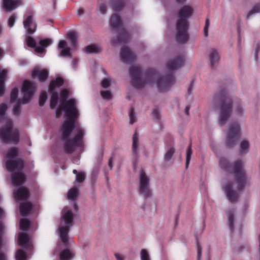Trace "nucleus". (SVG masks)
<instances>
[{"label":"nucleus","instance_id":"9b49d317","mask_svg":"<svg viewBox=\"0 0 260 260\" xmlns=\"http://www.w3.org/2000/svg\"><path fill=\"white\" fill-rule=\"evenodd\" d=\"M139 190L140 193L145 198H148L151 195L149 179L143 170H141L139 175Z\"/></svg>","mask_w":260,"mask_h":260},{"label":"nucleus","instance_id":"864d4df0","mask_svg":"<svg viewBox=\"0 0 260 260\" xmlns=\"http://www.w3.org/2000/svg\"><path fill=\"white\" fill-rule=\"evenodd\" d=\"M201 247L199 245H197V259L200 260L202 256Z\"/></svg>","mask_w":260,"mask_h":260},{"label":"nucleus","instance_id":"69168bd1","mask_svg":"<svg viewBox=\"0 0 260 260\" xmlns=\"http://www.w3.org/2000/svg\"><path fill=\"white\" fill-rule=\"evenodd\" d=\"M78 13L79 14H81L83 13V11L82 10H80L78 11Z\"/></svg>","mask_w":260,"mask_h":260},{"label":"nucleus","instance_id":"f03ea898","mask_svg":"<svg viewBox=\"0 0 260 260\" xmlns=\"http://www.w3.org/2000/svg\"><path fill=\"white\" fill-rule=\"evenodd\" d=\"M129 75L132 85L137 88H142L145 85L150 86L156 82L158 91L165 92L168 91L175 82L174 77L170 74L157 79L156 72L152 69L148 71L142 76L141 69L138 66L130 68Z\"/></svg>","mask_w":260,"mask_h":260},{"label":"nucleus","instance_id":"58836bf2","mask_svg":"<svg viewBox=\"0 0 260 260\" xmlns=\"http://www.w3.org/2000/svg\"><path fill=\"white\" fill-rule=\"evenodd\" d=\"M192 151L191 145H189L186 151V168H187L190 162L191 159V156L192 155Z\"/></svg>","mask_w":260,"mask_h":260},{"label":"nucleus","instance_id":"f8f14e48","mask_svg":"<svg viewBox=\"0 0 260 260\" xmlns=\"http://www.w3.org/2000/svg\"><path fill=\"white\" fill-rule=\"evenodd\" d=\"M52 41L50 39H46L40 40L39 44H37L35 40L31 37L26 38V44L28 46L34 48L35 51L38 53H42L45 50V48L50 45Z\"/></svg>","mask_w":260,"mask_h":260},{"label":"nucleus","instance_id":"a18cd8bd","mask_svg":"<svg viewBox=\"0 0 260 260\" xmlns=\"http://www.w3.org/2000/svg\"><path fill=\"white\" fill-rule=\"evenodd\" d=\"M85 179V174L83 172H79L76 176V181L79 183L83 182Z\"/></svg>","mask_w":260,"mask_h":260},{"label":"nucleus","instance_id":"7c9ffc66","mask_svg":"<svg viewBox=\"0 0 260 260\" xmlns=\"http://www.w3.org/2000/svg\"><path fill=\"white\" fill-rule=\"evenodd\" d=\"M52 92L51 97L50 99V106L52 109L56 107L58 104V93L53 90H49Z\"/></svg>","mask_w":260,"mask_h":260},{"label":"nucleus","instance_id":"37998d69","mask_svg":"<svg viewBox=\"0 0 260 260\" xmlns=\"http://www.w3.org/2000/svg\"><path fill=\"white\" fill-rule=\"evenodd\" d=\"M47 99V93L46 91H42L39 97V105L40 106L44 105Z\"/></svg>","mask_w":260,"mask_h":260},{"label":"nucleus","instance_id":"774afa93","mask_svg":"<svg viewBox=\"0 0 260 260\" xmlns=\"http://www.w3.org/2000/svg\"><path fill=\"white\" fill-rule=\"evenodd\" d=\"M2 50L0 49V56H1L2 55Z\"/></svg>","mask_w":260,"mask_h":260},{"label":"nucleus","instance_id":"8fccbe9b","mask_svg":"<svg viewBox=\"0 0 260 260\" xmlns=\"http://www.w3.org/2000/svg\"><path fill=\"white\" fill-rule=\"evenodd\" d=\"M129 123L132 124L136 120V115H135V113H134L133 108H131V110L129 112Z\"/></svg>","mask_w":260,"mask_h":260},{"label":"nucleus","instance_id":"423d86ee","mask_svg":"<svg viewBox=\"0 0 260 260\" xmlns=\"http://www.w3.org/2000/svg\"><path fill=\"white\" fill-rule=\"evenodd\" d=\"M225 95L223 91L216 93L210 103V107L213 109H216L217 106L220 105L218 117V124L220 126L226 124L232 114V103L225 100Z\"/></svg>","mask_w":260,"mask_h":260},{"label":"nucleus","instance_id":"2eb2a0df","mask_svg":"<svg viewBox=\"0 0 260 260\" xmlns=\"http://www.w3.org/2000/svg\"><path fill=\"white\" fill-rule=\"evenodd\" d=\"M23 25L28 34H34L36 30L37 24L32 16H27L23 20Z\"/></svg>","mask_w":260,"mask_h":260},{"label":"nucleus","instance_id":"dca6fc26","mask_svg":"<svg viewBox=\"0 0 260 260\" xmlns=\"http://www.w3.org/2000/svg\"><path fill=\"white\" fill-rule=\"evenodd\" d=\"M184 61L183 56H179L177 58L169 60L167 63V69L169 71H174L181 68Z\"/></svg>","mask_w":260,"mask_h":260},{"label":"nucleus","instance_id":"cd10ccee","mask_svg":"<svg viewBox=\"0 0 260 260\" xmlns=\"http://www.w3.org/2000/svg\"><path fill=\"white\" fill-rule=\"evenodd\" d=\"M63 83V79L60 77H57L55 80L52 81L49 86V90H53L55 87L61 86Z\"/></svg>","mask_w":260,"mask_h":260},{"label":"nucleus","instance_id":"a19ab883","mask_svg":"<svg viewBox=\"0 0 260 260\" xmlns=\"http://www.w3.org/2000/svg\"><path fill=\"white\" fill-rule=\"evenodd\" d=\"M15 258L16 260H25V252L21 249H18L16 253Z\"/></svg>","mask_w":260,"mask_h":260},{"label":"nucleus","instance_id":"b1692460","mask_svg":"<svg viewBox=\"0 0 260 260\" xmlns=\"http://www.w3.org/2000/svg\"><path fill=\"white\" fill-rule=\"evenodd\" d=\"M128 39V35L125 30H122L121 34L120 37L116 38H113L111 40V43L113 44H117L119 43H125Z\"/></svg>","mask_w":260,"mask_h":260},{"label":"nucleus","instance_id":"603ef678","mask_svg":"<svg viewBox=\"0 0 260 260\" xmlns=\"http://www.w3.org/2000/svg\"><path fill=\"white\" fill-rule=\"evenodd\" d=\"M16 19V16L15 14L12 15L8 19V26L10 27H12L14 25L15 20Z\"/></svg>","mask_w":260,"mask_h":260},{"label":"nucleus","instance_id":"f704fd0d","mask_svg":"<svg viewBox=\"0 0 260 260\" xmlns=\"http://www.w3.org/2000/svg\"><path fill=\"white\" fill-rule=\"evenodd\" d=\"M30 226V221L28 219L23 218L20 220V229L22 231H26Z\"/></svg>","mask_w":260,"mask_h":260},{"label":"nucleus","instance_id":"6e6552de","mask_svg":"<svg viewBox=\"0 0 260 260\" xmlns=\"http://www.w3.org/2000/svg\"><path fill=\"white\" fill-rule=\"evenodd\" d=\"M6 124L0 130V138L5 143L16 144L19 141V133L13 128V123L10 118H6Z\"/></svg>","mask_w":260,"mask_h":260},{"label":"nucleus","instance_id":"338daca9","mask_svg":"<svg viewBox=\"0 0 260 260\" xmlns=\"http://www.w3.org/2000/svg\"><path fill=\"white\" fill-rule=\"evenodd\" d=\"M188 93H190V92H191V87H190V88L188 89Z\"/></svg>","mask_w":260,"mask_h":260},{"label":"nucleus","instance_id":"de8ad7c7","mask_svg":"<svg viewBox=\"0 0 260 260\" xmlns=\"http://www.w3.org/2000/svg\"><path fill=\"white\" fill-rule=\"evenodd\" d=\"M18 89L17 88H14L11 93V102L13 103L15 101L18 97Z\"/></svg>","mask_w":260,"mask_h":260},{"label":"nucleus","instance_id":"5fc2aeb1","mask_svg":"<svg viewBox=\"0 0 260 260\" xmlns=\"http://www.w3.org/2000/svg\"><path fill=\"white\" fill-rule=\"evenodd\" d=\"M153 117L157 120L160 119V114L158 110H154L152 113Z\"/></svg>","mask_w":260,"mask_h":260},{"label":"nucleus","instance_id":"bf43d9fd","mask_svg":"<svg viewBox=\"0 0 260 260\" xmlns=\"http://www.w3.org/2000/svg\"><path fill=\"white\" fill-rule=\"evenodd\" d=\"M77 63V60H73V62H72V67L74 68H76V64Z\"/></svg>","mask_w":260,"mask_h":260},{"label":"nucleus","instance_id":"0eeeda50","mask_svg":"<svg viewBox=\"0 0 260 260\" xmlns=\"http://www.w3.org/2000/svg\"><path fill=\"white\" fill-rule=\"evenodd\" d=\"M61 218L58 228V232L62 243L68 245L69 244L68 233L73 225L74 214L67 207H64L61 212Z\"/></svg>","mask_w":260,"mask_h":260},{"label":"nucleus","instance_id":"393cba45","mask_svg":"<svg viewBox=\"0 0 260 260\" xmlns=\"http://www.w3.org/2000/svg\"><path fill=\"white\" fill-rule=\"evenodd\" d=\"M32 209V204L30 202L21 203L20 205V211L22 216L27 215Z\"/></svg>","mask_w":260,"mask_h":260},{"label":"nucleus","instance_id":"4468645a","mask_svg":"<svg viewBox=\"0 0 260 260\" xmlns=\"http://www.w3.org/2000/svg\"><path fill=\"white\" fill-rule=\"evenodd\" d=\"M121 60L125 63H129L134 61L136 59L135 55L128 48L124 47L120 52Z\"/></svg>","mask_w":260,"mask_h":260},{"label":"nucleus","instance_id":"6e6d98bb","mask_svg":"<svg viewBox=\"0 0 260 260\" xmlns=\"http://www.w3.org/2000/svg\"><path fill=\"white\" fill-rule=\"evenodd\" d=\"M114 255L117 260H124V256L120 253H115Z\"/></svg>","mask_w":260,"mask_h":260},{"label":"nucleus","instance_id":"4c0bfd02","mask_svg":"<svg viewBox=\"0 0 260 260\" xmlns=\"http://www.w3.org/2000/svg\"><path fill=\"white\" fill-rule=\"evenodd\" d=\"M175 152V149L174 147L170 148L167 150L164 155V159L166 161H169L171 159Z\"/></svg>","mask_w":260,"mask_h":260},{"label":"nucleus","instance_id":"5701e85b","mask_svg":"<svg viewBox=\"0 0 260 260\" xmlns=\"http://www.w3.org/2000/svg\"><path fill=\"white\" fill-rule=\"evenodd\" d=\"M233 113L234 116L237 117H241L244 114V109L241 101L239 100L234 103Z\"/></svg>","mask_w":260,"mask_h":260},{"label":"nucleus","instance_id":"c9c22d12","mask_svg":"<svg viewBox=\"0 0 260 260\" xmlns=\"http://www.w3.org/2000/svg\"><path fill=\"white\" fill-rule=\"evenodd\" d=\"M113 6L115 12L119 11L124 6L123 2L122 0H113Z\"/></svg>","mask_w":260,"mask_h":260},{"label":"nucleus","instance_id":"79ce46f5","mask_svg":"<svg viewBox=\"0 0 260 260\" xmlns=\"http://www.w3.org/2000/svg\"><path fill=\"white\" fill-rule=\"evenodd\" d=\"M260 12V4H257L253 6L251 10L249 12L247 16V19H248L249 17L254 14L258 13Z\"/></svg>","mask_w":260,"mask_h":260},{"label":"nucleus","instance_id":"49530a36","mask_svg":"<svg viewBox=\"0 0 260 260\" xmlns=\"http://www.w3.org/2000/svg\"><path fill=\"white\" fill-rule=\"evenodd\" d=\"M111 82L110 78H106L101 81V84L103 88H107L111 85Z\"/></svg>","mask_w":260,"mask_h":260},{"label":"nucleus","instance_id":"39448f33","mask_svg":"<svg viewBox=\"0 0 260 260\" xmlns=\"http://www.w3.org/2000/svg\"><path fill=\"white\" fill-rule=\"evenodd\" d=\"M193 9L191 6H185L178 12L179 19L176 23V40L178 42L184 43L188 41V23L187 19L191 16Z\"/></svg>","mask_w":260,"mask_h":260},{"label":"nucleus","instance_id":"c03bdc74","mask_svg":"<svg viewBox=\"0 0 260 260\" xmlns=\"http://www.w3.org/2000/svg\"><path fill=\"white\" fill-rule=\"evenodd\" d=\"M101 95L102 98L105 100H110L112 98V93L109 90L101 91Z\"/></svg>","mask_w":260,"mask_h":260},{"label":"nucleus","instance_id":"09e8293b","mask_svg":"<svg viewBox=\"0 0 260 260\" xmlns=\"http://www.w3.org/2000/svg\"><path fill=\"white\" fill-rule=\"evenodd\" d=\"M99 10L100 11V12L102 14H105L107 12V6L104 3H100L99 5Z\"/></svg>","mask_w":260,"mask_h":260},{"label":"nucleus","instance_id":"412c9836","mask_svg":"<svg viewBox=\"0 0 260 260\" xmlns=\"http://www.w3.org/2000/svg\"><path fill=\"white\" fill-rule=\"evenodd\" d=\"M58 48L60 50V56H71V48L68 46L65 41L61 40L59 42Z\"/></svg>","mask_w":260,"mask_h":260},{"label":"nucleus","instance_id":"6ab92c4d","mask_svg":"<svg viewBox=\"0 0 260 260\" xmlns=\"http://www.w3.org/2000/svg\"><path fill=\"white\" fill-rule=\"evenodd\" d=\"M29 236L24 233H20L18 235L19 245L26 249H29L31 247V243L29 241Z\"/></svg>","mask_w":260,"mask_h":260},{"label":"nucleus","instance_id":"aec40b11","mask_svg":"<svg viewBox=\"0 0 260 260\" xmlns=\"http://www.w3.org/2000/svg\"><path fill=\"white\" fill-rule=\"evenodd\" d=\"M139 146L140 141L139 136L137 133H135L133 136L132 152L133 156L136 158H138L139 156Z\"/></svg>","mask_w":260,"mask_h":260},{"label":"nucleus","instance_id":"c756f323","mask_svg":"<svg viewBox=\"0 0 260 260\" xmlns=\"http://www.w3.org/2000/svg\"><path fill=\"white\" fill-rule=\"evenodd\" d=\"M67 37L70 40L73 47H75L78 39V34L76 31H70L67 34Z\"/></svg>","mask_w":260,"mask_h":260},{"label":"nucleus","instance_id":"052dcab7","mask_svg":"<svg viewBox=\"0 0 260 260\" xmlns=\"http://www.w3.org/2000/svg\"><path fill=\"white\" fill-rule=\"evenodd\" d=\"M79 159L78 158H74L73 159V162L74 163V164H78V162H79Z\"/></svg>","mask_w":260,"mask_h":260},{"label":"nucleus","instance_id":"c85d7f7f","mask_svg":"<svg viewBox=\"0 0 260 260\" xmlns=\"http://www.w3.org/2000/svg\"><path fill=\"white\" fill-rule=\"evenodd\" d=\"M209 57L211 66L213 67L214 64L219 60V54L215 50L212 49L210 53Z\"/></svg>","mask_w":260,"mask_h":260},{"label":"nucleus","instance_id":"4d7b16f0","mask_svg":"<svg viewBox=\"0 0 260 260\" xmlns=\"http://www.w3.org/2000/svg\"><path fill=\"white\" fill-rule=\"evenodd\" d=\"M108 165H109V167L111 169L112 167V158H110L109 159Z\"/></svg>","mask_w":260,"mask_h":260},{"label":"nucleus","instance_id":"7ed1b4c3","mask_svg":"<svg viewBox=\"0 0 260 260\" xmlns=\"http://www.w3.org/2000/svg\"><path fill=\"white\" fill-rule=\"evenodd\" d=\"M219 166L223 171L227 172H232L235 177L236 183L227 182L222 186L229 201L231 203H235L238 199V193L233 190L234 186L239 191L242 190L246 183V177L242 167V162L240 160L235 161L232 165L224 157H221L219 160Z\"/></svg>","mask_w":260,"mask_h":260},{"label":"nucleus","instance_id":"ddd939ff","mask_svg":"<svg viewBox=\"0 0 260 260\" xmlns=\"http://www.w3.org/2000/svg\"><path fill=\"white\" fill-rule=\"evenodd\" d=\"M8 70L6 69H0V96H3L5 93L4 82L6 80V76ZM8 107L6 104L0 105V120L4 119L5 117V113Z\"/></svg>","mask_w":260,"mask_h":260},{"label":"nucleus","instance_id":"4be33fe9","mask_svg":"<svg viewBox=\"0 0 260 260\" xmlns=\"http://www.w3.org/2000/svg\"><path fill=\"white\" fill-rule=\"evenodd\" d=\"M33 78L37 77L40 81H44L48 76V72L46 70L36 68L32 72Z\"/></svg>","mask_w":260,"mask_h":260},{"label":"nucleus","instance_id":"680f3d73","mask_svg":"<svg viewBox=\"0 0 260 260\" xmlns=\"http://www.w3.org/2000/svg\"><path fill=\"white\" fill-rule=\"evenodd\" d=\"M189 107H186L185 110V114L188 115L189 114Z\"/></svg>","mask_w":260,"mask_h":260},{"label":"nucleus","instance_id":"473e14b6","mask_svg":"<svg viewBox=\"0 0 260 260\" xmlns=\"http://www.w3.org/2000/svg\"><path fill=\"white\" fill-rule=\"evenodd\" d=\"M84 50L86 53H99L101 52V48L95 45H90L84 48Z\"/></svg>","mask_w":260,"mask_h":260},{"label":"nucleus","instance_id":"f3484780","mask_svg":"<svg viewBox=\"0 0 260 260\" xmlns=\"http://www.w3.org/2000/svg\"><path fill=\"white\" fill-rule=\"evenodd\" d=\"M3 7L6 12H10L21 5L20 0H3Z\"/></svg>","mask_w":260,"mask_h":260},{"label":"nucleus","instance_id":"9d476101","mask_svg":"<svg viewBox=\"0 0 260 260\" xmlns=\"http://www.w3.org/2000/svg\"><path fill=\"white\" fill-rule=\"evenodd\" d=\"M240 136V126L237 122H232L229 124L226 132V145L229 148L234 147Z\"/></svg>","mask_w":260,"mask_h":260},{"label":"nucleus","instance_id":"e2e57ef3","mask_svg":"<svg viewBox=\"0 0 260 260\" xmlns=\"http://www.w3.org/2000/svg\"><path fill=\"white\" fill-rule=\"evenodd\" d=\"M177 2L179 3H184L186 1V0H176Z\"/></svg>","mask_w":260,"mask_h":260},{"label":"nucleus","instance_id":"bb28decb","mask_svg":"<svg viewBox=\"0 0 260 260\" xmlns=\"http://www.w3.org/2000/svg\"><path fill=\"white\" fill-rule=\"evenodd\" d=\"M120 18L117 15L114 14L111 16L110 25L112 28L114 29L118 27L121 24Z\"/></svg>","mask_w":260,"mask_h":260},{"label":"nucleus","instance_id":"0e129e2a","mask_svg":"<svg viewBox=\"0 0 260 260\" xmlns=\"http://www.w3.org/2000/svg\"><path fill=\"white\" fill-rule=\"evenodd\" d=\"M73 173L74 174H76V175H77V174H78V171H77L76 170H75V169H74V170L73 171Z\"/></svg>","mask_w":260,"mask_h":260},{"label":"nucleus","instance_id":"20e7f679","mask_svg":"<svg viewBox=\"0 0 260 260\" xmlns=\"http://www.w3.org/2000/svg\"><path fill=\"white\" fill-rule=\"evenodd\" d=\"M18 150L16 148L10 149L7 153L8 160L6 162V167L9 172H13L11 175L12 183L14 186H20L26 181L25 175L21 172L24 166L23 161L20 159L11 160L16 157Z\"/></svg>","mask_w":260,"mask_h":260},{"label":"nucleus","instance_id":"1a4fd4ad","mask_svg":"<svg viewBox=\"0 0 260 260\" xmlns=\"http://www.w3.org/2000/svg\"><path fill=\"white\" fill-rule=\"evenodd\" d=\"M36 89L34 83L26 80L23 82L22 92L23 96L21 100H19L15 105L13 108V113L15 115L18 116L20 113V104H25L29 102L33 96Z\"/></svg>","mask_w":260,"mask_h":260},{"label":"nucleus","instance_id":"13d9d810","mask_svg":"<svg viewBox=\"0 0 260 260\" xmlns=\"http://www.w3.org/2000/svg\"><path fill=\"white\" fill-rule=\"evenodd\" d=\"M0 260H6V256L3 253L0 254Z\"/></svg>","mask_w":260,"mask_h":260},{"label":"nucleus","instance_id":"a211bd4d","mask_svg":"<svg viewBox=\"0 0 260 260\" xmlns=\"http://www.w3.org/2000/svg\"><path fill=\"white\" fill-rule=\"evenodd\" d=\"M14 197L18 200L25 201L29 197L28 189L25 187L19 188L16 191H14Z\"/></svg>","mask_w":260,"mask_h":260},{"label":"nucleus","instance_id":"72a5a7b5","mask_svg":"<svg viewBox=\"0 0 260 260\" xmlns=\"http://www.w3.org/2000/svg\"><path fill=\"white\" fill-rule=\"evenodd\" d=\"M78 196V189L76 187L71 188L68 192V199L74 201Z\"/></svg>","mask_w":260,"mask_h":260},{"label":"nucleus","instance_id":"f257e3e1","mask_svg":"<svg viewBox=\"0 0 260 260\" xmlns=\"http://www.w3.org/2000/svg\"><path fill=\"white\" fill-rule=\"evenodd\" d=\"M69 94V91L67 89H64L61 91L60 104L56 111L55 115L57 118H59L62 115V111L64 112L67 121L61 127V141L64 151L70 154L78 148L81 149L83 147L85 132L79 124L76 125L79 112L77 102L74 99L66 100Z\"/></svg>","mask_w":260,"mask_h":260},{"label":"nucleus","instance_id":"2f4dec72","mask_svg":"<svg viewBox=\"0 0 260 260\" xmlns=\"http://www.w3.org/2000/svg\"><path fill=\"white\" fill-rule=\"evenodd\" d=\"M234 213L235 211L233 209L230 210L226 212L229 225L232 231L234 229Z\"/></svg>","mask_w":260,"mask_h":260},{"label":"nucleus","instance_id":"a878e982","mask_svg":"<svg viewBox=\"0 0 260 260\" xmlns=\"http://www.w3.org/2000/svg\"><path fill=\"white\" fill-rule=\"evenodd\" d=\"M74 256L72 251L69 249H66L60 252L59 258L60 260H71Z\"/></svg>","mask_w":260,"mask_h":260},{"label":"nucleus","instance_id":"e433bc0d","mask_svg":"<svg viewBox=\"0 0 260 260\" xmlns=\"http://www.w3.org/2000/svg\"><path fill=\"white\" fill-rule=\"evenodd\" d=\"M249 144L248 141L243 140L240 143V153H246L248 151Z\"/></svg>","mask_w":260,"mask_h":260},{"label":"nucleus","instance_id":"3c124183","mask_svg":"<svg viewBox=\"0 0 260 260\" xmlns=\"http://www.w3.org/2000/svg\"><path fill=\"white\" fill-rule=\"evenodd\" d=\"M210 25V20L209 18H207L205 21V25L204 28V34L205 37L208 35V28Z\"/></svg>","mask_w":260,"mask_h":260},{"label":"nucleus","instance_id":"ea45409f","mask_svg":"<svg viewBox=\"0 0 260 260\" xmlns=\"http://www.w3.org/2000/svg\"><path fill=\"white\" fill-rule=\"evenodd\" d=\"M141 260H151V257L148 252L145 249H142L140 251Z\"/></svg>","mask_w":260,"mask_h":260}]
</instances>
